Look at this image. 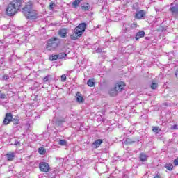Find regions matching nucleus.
Segmentation results:
<instances>
[{"label": "nucleus", "mask_w": 178, "mask_h": 178, "mask_svg": "<svg viewBox=\"0 0 178 178\" xmlns=\"http://www.w3.org/2000/svg\"><path fill=\"white\" fill-rule=\"evenodd\" d=\"M22 6H23V0H13L8 4L6 8V16L12 17L17 15L20 12Z\"/></svg>", "instance_id": "obj_1"}, {"label": "nucleus", "mask_w": 178, "mask_h": 178, "mask_svg": "<svg viewBox=\"0 0 178 178\" xmlns=\"http://www.w3.org/2000/svg\"><path fill=\"white\" fill-rule=\"evenodd\" d=\"M22 13L28 20H37L38 19V13L34 10L31 1H28L22 8Z\"/></svg>", "instance_id": "obj_2"}, {"label": "nucleus", "mask_w": 178, "mask_h": 178, "mask_svg": "<svg viewBox=\"0 0 178 178\" xmlns=\"http://www.w3.org/2000/svg\"><path fill=\"white\" fill-rule=\"evenodd\" d=\"M87 29V24L83 22L79 24L73 31L72 35H70L71 40H79V37L83 35V33L86 31Z\"/></svg>", "instance_id": "obj_3"}, {"label": "nucleus", "mask_w": 178, "mask_h": 178, "mask_svg": "<svg viewBox=\"0 0 178 178\" xmlns=\"http://www.w3.org/2000/svg\"><path fill=\"white\" fill-rule=\"evenodd\" d=\"M126 87V83L124 81H118L115 84L114 88H111L108 94L111 97H116L119 92L124 90Z\"/></svg>", "instance_id": "obj_4"}, {"label": "nucleus", "mask_w": 178, "mask_h": 178, "mask_svg": "<svg viewBox=\"0 0 178 178\" xmlns=\"http://www.w3.org/2000/svg\"><path fill=\"white\" fill-rule=\"evenodd\" d=\"M59 45H60V40L56 37H52L48 40L46 48L48 51H55Z\"/></svg>", "instance_id": "obj_5"}, {"label": "nucleus", "mask_w": 178, "mask_h": 178, "mask_svg": "<svg viewBox=\"0 0 178 178\" xmlns=\"http://www.w3.org/2000/svg\"><path fill=\"white\" fill-rule=\"evenodd\" d=\"M39 169L40 172H44V173H47L51 170V166L49 164L45 161H42L39 163Z\"/></svg>", "instance_id": "obj_6"}, {"label": "nucleus", "mask_w": 178, "mask_h": 178, "mask_svg": "<svg viewBox=\"0 0 178 178\" xmlns=\"http://www.w3.org/2000/svg\"><path fill=\"white\" fill-rule=\"evenodd\" d=\"M12 119H13V115H12V113H7L3 121V124L7 126V124H9V123L12 122Z\"/></svg>", "instance_id": "obj_7"}, {"label": "nucleus", "mask_w": 178, "mask_h": 178, "mask_svg": "<svg viewBox=\"0 0 178 178\" xmlns=\"http://www.w3.org/2000/svg\"><path fill=\"white\" fill-rule=\"evenodd\" d=\"M145 15H147V13L144 10H140L138 11L135 15V19H137L138 20H141L143 17H145Z\"/></svg>", "instance_id": "obj_8"}, {"label": "nucleus", "mask_w": 178, "mask_h": 178, "mask_svg": "<svg viewBox=\"0 0 178 178\" xmlns=\"http://www.w3.org/2000/svg\"><path fill=\"white\" fill-rule=\"evenodd\" d=\"M6 156L7 158V161H9V162H12V161H15V158H16V154L13 152H9L8 153L6 154Z\"/></svg>", "instance_id": "obj_9"}, {"label": "nucleus", "mask_w": 178, "mask_h": 178, "mask_svg": "<svg viewBox=\"0 0 178 178\" xmlns=\"http://www.w3.org/2000/svg\"><path fill=\"white\" fill-rule=\"evenodd\" d=\"M58 35L61 37V38H66V35H67V29L66 28H63L59 30Z\"/></svg>", "instance_id": "obj_10"}, {"label": "nucleus", "mask_w": 178, "mask_h": 178, "mask_svg": "<svg viewBox=\"0 0 178 178\" xmlns=\"http://www.w3.org/2000/svg\"><path fill=\"white\" fill-rule=\"evenodd\" d=\"M103 140L102 139H97L96 140H95L92 145V147H94V148L97 149V148H99V147H101V144H102Z\"/></svg>", "instance_id": "obj_11"}, {"label": "nucleus", "mask_w": 178, "mask_h": 178, "mask_svg": "<svg viewBox=\"0 0 178 178\" xmlns=\"http://www.w3.org/2000/svg\"><path fill=\"white\" fill-rule=\"evenodd\" d=\"M76 101L79 104H83L84 102V99L83 98V95L80 92H77L76 94Z\"/></svg>", "instance_id": "obj_12"}, {"label": "nucleus", "mask_w": 178, "mask_h": 178, "mask_svg": "<svg viewBox=\"0 0 178 178\" xmlns=\"http://www.w3.org/2000/svg\"><path fill=\"white\" fill-rule=\"evenodd\" d=\"M144 35H145V32H144V31H140L136 33L135 40H140V38H143Z\"/></svg>", "instance_id": "obj_13"}, {"label": "nucleus", "mask_w": 178, "mask_h": 178, "mask_svg": "<svg viewBox=\"0 0 178 178\" xmlns=\"http://www.w3.org/2000/svg\"><path fill=\"white\" fill-rule=\"evenodd\" d=\"M91 6L88 3H83V6H81V9L83 10L84 12H87L89 9H90Z\"/></svg>", "instance_id": "obj_14"}, {"label": "nucleus", "mask_w": 178, "mask_h": 178, "mask_svg": "<svg viewBox=\"0 0 178 178\" xmlns=\"http://www.w3.org/2000/svg\"><path fill=\"white\" fill-rule=\"evenodd\" d=\"M170 11L172 15H178V6L170 7Z\"/></svg>", "instance_id": "obj_15"}, {"label": "nucleus", "mask_w": 178, "mask_h": 178, "mask_svg": "<svg viewBox=\"0 0 178 178\" xmlns=\"http://www.w3.org/2000/svg\"><path fill=\"white\" fill-rule=\"evenodd\" d=\"M38 152L40 155H45V154H47V149L42 147H39Z\"/></svg>", "instance_id": "obj_16"}, {"label": "nucleus", "mask_w": 178, "mask_h": 178, "mask_svg": "<svg viewBox=\"0 0 178 178\" xmlns=\"http://www.w3.org/2000/svg\"><path fill=\"white\" fill-rule=\"evenodd\" d=\"M87 86H88V87H94L95 86L94 79H88L87 81Z\"/></svg>", "instance_id": "obj_17"}, {"label": "nucleus", "mask_w": 178, "mask_h": 178, "mask_svg": "<svg viewBox=\"0 0 178 178\" xmlns=\"http://www.w3.org/2000/svg\"><path fill=\"white\" fill-rule=\"evenodd\" d=\"M139 158L141 162H145L147 159V155L144 153H141Z\"/></svg>", "instance_id": "obj_18"}, {"label": "nucleus", "mask_w": 178, "mask_h": 178, "mask_svg": "<svg viewBox=\"0 0 178 178\" xmlns=\"http://www.w3.org/2000/svg\"><path fill=\"white\" fill-rule=\"evenodd\" d=\"M59 59V55L58 54H54L49 56V60L51 62L54 60H58Z\"/></svg>", "instance_id": "obj_19"}, {"label": "nucleus", "mask_w": 178, "mask_h": 178, "mask_svg": "<svg viewBox=\"0 0 178 178\" xmlns=\"http://www.w3.org/2000/svg\"><path fill=\"white\" fill-rule=\"evenodd\" d=\"M82 0H75L73 3H72V6L74 8H77L79 6V5H80V3L81 2Z\"/></svg>", "instance_id": "obj_20"}, {"label": "nucleus", "mask_w": 178, "mask_h": 178, "mask_svg": "<svg viewBox=\"0 0 178 178\" xmlns=\"http://www.w3.org/2000/svg\"><path fill=\"white\" fill-rule=\"evenodd\" d=\"M165 168L167 169V170H170V171L173 170V164L172 163L165 164Z\"/></svg>", "instance_id": "obj_21"}, {"label": "nucleus", "mask_w": 178, "mask_h": 178, "mask_svg": "<svg viewBox=\"0 0 178 178\" xmlns=\"http://www.w3.org/2000/svg\"><path fill=\"white\" fill-rule=\"evenodd\" d=\"M20 119H19V117H15L13 119H12V121L13 124H19Z\"/></svg>", "instance_id": "obj_22"}, {"label": "nucleus", "mask_w": 178, "mask_h": 178, "mask_svg": "<svg viewBox=\"0 0 178 178\" xmlns=\"http://www.w3.org/2000/svg\"><path fill=\"white\" fill-rule=\"evenodd\" d=\"M58 55V58L59 59H65L66 56H67V54L66 53H60Z\"/></svg>", "instance_id": "obj_23"}, {"label": "nucleus", "mask_w": 178, "mask_h": 178, "mask_svg": "<svg viewBox=\"0 0 178 178\" xmlns=\"http://www.w3.org/2000/svg\"><path fill=\"white\" fill-rule=\"evenodd\" d=\"M157 88H158V83H155V82L152 83L150 86V88H152V90H156Z\"/></svg>", "instance_id": "obj_24"}, {"label": "nucleus", "mask_w": 178, "mask_h": 178, "mask_svg": "<svg viewBox=\"0 0 178 178\" xmlns=\"http://www.w3.org/2000/svg\"><path fill=\"white\" fill-rule=\"evenodd\" d=\"M59 145L65 146L67 145V142L65 140L61 139L58 142Z\"/></svg>", "instance_id": "obj_25"}, {"label": "nucleus", "mask_w": 178, "mask_h": 178, "mask_svg": "<svg viewBox=\"0 0 178 178\" xmlns=\"http://www.w3.org/2000/svg\"><path fill=\"white\" fill-rule=\"evenodd\" d=\"M134 143V141L131 140V139L130 138H127L124 141V143L127 145L133 144Z\"/></svg>", "instance_id": "obj_26"}, {"label": "nucleus", "mask_w": 178, "mask_h": 178, "mask_svg": "<svg viewBox=\"0 0 178 178\" xmlns=\"http://www.w3.org/2000/svg\"><path fill=\"white\" fill-rule=\"evenodd\" d=\"M152 131L156 133V134H158V131H159V127H153Z\"/></svg>", "instance_id": "obj_27"}, {"label": "nucleus", "mask_w": 178, "mask_h": 178, "mask_svg": "<svg viewBox=\"0 0 178 178\" xmlns=\"http://www.w3.org/2000/svg\"><path fill=\"white\" fill-rule=\"evenodd\" d=\"M66 79H67L66 74H63V75L61 76V81H62L63 83H65V81H66Z\"/></svg>", "instance_id": "obj_28"}, {"label": "nucleus", "mask_w": 178, "mask_h": 178, "mask_svg": "<svg viewBox=\"0 0 178 178\" xmlns=\"http://www.w3.org/2000/svg\"><path fill=\"white\" fill-rule=\"evenodd\" d=\"M138 26L137 22H134L131 25V29H136Z\"/></svg>", "instance_id": "obj_29"}, {"label": "nucleus", "mask_w": 178, "mask_h": 178, "mask_svg": "<svg viewBox=\"0 0 178 178\" xmlns=\"http://www.w3.org/2000/svg\"><path fill=\"white\" fill-rule=\"evenodd\" d=\"M54 6H55V3H52V2L50 3L49 9H50V10L54 9Z\"/></svg>", "instance_id": "obj_30"}, {"label": "nucleus", "mask_w": 178, "mask_h": 178, "mask_svg": "<svg viewBox=\"0 0 178 178\" xmlns=\"http://www.w3.org/2000/svg\"><path fill=\"white\" fill-rule=\"evenodd\" d=\"M0 98H1V99H5V98H6V95H5V93H1V94L0 95Z\"/></svg>", "instance_id": "obj_31"}, {"label": "nucleus", "mask_w": 178, "mask_h": 178, "mask_svg": "<svg viewBox=\"0 0 178 178\" xmlns=\"http://www.w3.org/2000/svg\"><path fill=\"white\" fill-rule=\"evenodd\" d=\"M175 166H178V157L174 160Z\"/></svg>", "instance_id": "obj_32"}, {"label": "nucleus", "mask_w": 178, "mask_h": 178, "mask_svg": "<svg viewBox=\"0 0 178 178\" xmlns=\"http://www.w3.org/2000/svg\"><path fill=\"white\" fill-rule=\"evenodd\" d=\"M49 80V76H46L44 79L43 81L47 83Z\"/></svg>", "instance_id": "obj_33"}, {"label": "nucleus", "mask_w": 178, "mask_h": 178, "mask_svg": "<svg viewBox=\"0 0 178 178\" xmlns=\"http://www.w3.org/2000/svg\"><path fill=\"white\" fill-rule=\"evenodd\" d=\"M3 80H8L9 79V76L8 75L5 74L3 76Z\"/></svg>", "instance_id": "obj_34"}, {"label": "nucleus", "mask_w": 178, "mask_h": 178, "mask_svg": "<svg viewBox=\"0 0 178 178\" xmlns=\"http://www.w3.org/2000/svg\"><path fill=\"white\" fill-rule=\"evenodd\" d=\"M172 129L173 130H177V124L173 125V127H172Z\"/></svg>", "instance_id": "obj_35"}, {"label": "nucleus", "mask_w": 178, "mask_h": 178, "mask_svg": "<svg viewBox=\"0 0 178 178\" xmlns=\"http://www.w3.org/2000/svg\"><path fill=\"white\" fill-rule=\"evenodd\" d=\"M175 76L178 79V69L175 72Z\"/></svg>", "instance_id": "obj_36"}, {"label": "nucleus", "mask_w": 178, "mask_h": 178, "mask_svg": "<svg viewBox=\"0 0 178 178\" xmlns=\"http://www.w3.org/2000/svg\"><path fill=\"white\" fill-rule=\"evenodd\" d=\"M154 178H161V175H156V176H154Z\"/></svg>", "instance_id": "obj_37"}]
</instances>
